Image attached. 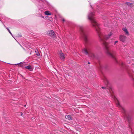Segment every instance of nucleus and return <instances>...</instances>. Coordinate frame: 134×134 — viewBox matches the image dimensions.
<instances>
[{
    "instance_id": "obj_20",
    "label": "nucleus",
    "mask_w": 134,
    "mask_h": 134,
    "mask_svg": "<svg viewBox=\"0 0 134 134\" xmlns=\"http://www.w3.org/2000/svg\"><path fill=\"white\" fill-rule=\"evenodd\" d=\"M21 35L20 34H18V35L17 36V37H21Z\"/></svg>"
},
{
    "instance_id": "obj_29",
    "label": "nucleus",
    "mask_w": 134,
    "mask_h": 134,
    "mask_svg": "<svg viewBox=\"0 0 134 134\" xmlns=\"http://www.w3.org/2000/svg\"><path fill=\"white\" fill-rule=\"evenodd\" d=\"M26 105H24V107H26Z\"/></svg>"
},
{
    "instance_id": "obj_22",
    "label": "nucleus",
    "mask_w": 134,
    "mask_h": 134,
    "mask_svg": "<svg viewBox=\"0 0 134 134\" xmlns=\"http://www.w3.org/2000/svg\"><path fill=\"white\" fill-rule=\"evenodd\" d=\"M3 25H4V27L6 28V29L8 30V32H9V31H10V30L4 24H3Z\"/></svg>"
},
{
    "instance_id": "obj_32",
    "label": "nucleus",
    "mask_w": 134,
    "mask_h": 134,
    "mask_svg": "<svg viewBox=\"0 0 134 134\" xmlns=\"http://www.w3.org/2000/svg\"><path fill=\"white\" fill-rule=\"evenodd\" d=\"M43 17V18H44L43 16V17Z\"/></svg>"
},
{
    "instance_id": "obj_4",
    "label": "nucleus",
    "mask_w": 134,
    "mask_h": 134,
    "mask_svg": "<svg viewBox=\"0 0 134 134\" xmlns=\"http://www.w3.org/2000/svg\"><path fill=\"white\" fill-rule=\"evenodd\" d=\"M127 72L130 77L132 80H134V72L131 69H128Z\"/></svg>"
},
{
    "instance_id": "obj_13",
    "label": "nucleus",
    "mask_w": 134,
    "mask_h": 134,
    "mask_svg": "<svg viewBox=\"0 0 134 134\" xmlns=\"http://www.w3.org/2000/svg\"><path fill=\"white\" fill-rule=\"evenodd\" d=\"M65 118L66 119H67L68 120H72L71 116L70 115L65 116Z\"/></svg>"
},
{
    "instance_id": "obj_8",
    "label": "nucleus",
    "mask_w": 134,
    "mask_h": 134,
    "mask_svg": "<svg viewBox=\"0 0 134 134\" xmlns=\"http://www.w3.org/2000/svg\"><path fill=\"white\" fill-rule=\"evenodd\" d=\"M124 117L126 119V120H128V121L130 120V118L129 116L126 113H125L124 115Z\"/></svg>"
},
{
    "instance_id": "obj_30",
    "label": "nucleus",
    "mask_w": 134,
    "mask_h": 134,
    "mask_svg": "<svg viewBox=\"0 0 134 134\" xmlns=\"http://www.w3.org/2000/svg\"><path fill=\"white\" fill-rule=\"evenodd\" d=\"M21 63H20L19 64H21Z\"/></svg>"
},
{
    "instance_id": "obj_21",
    "label": "nucleus",
    "mask_w": 134,
    "mask_h": 134,
    "mask_svg": "<svg viewBox=\"0 0 134 134\" xmlns=\"http://www.w3.org/2000/svg\"><path fill=\"white\" fill-rule=\"evenodd\" d=\"M3 25H4V27L6 28V29L8 30V32H9V31H10V30L4 24H3Z\"/></svg>"
},
{
    "instance_id": "obj_28",
    "label": "nucleus",
    "mask_w": 134,
    "mask_h": 134,
    "mask_svg": "<svg viewBox=\"0 0 134 134\" xmlns=\"http://www.w3.org/2000/svg\"><path fill=\"white\" fill-rule=\"evenodd\" d=\"M88 64H90V63L89 62H88Z\"/></svg>"
},
{
    "instance_id": "obj_1",
    "label": "nucleus",
    "mask_w": 134,
    "mask_h": 134,
    "mask_svg": "<svg viewBox=\"0 0 134 134\" xmlns=\"http://www.w3.org/2000/svg\"><path fill=\"white\" fill-rule=\"evenodd\" d=\"M94 12L90 13L88 15V19L91 21L93 26L96 29L100 39L103 41V45L105 47L106 53L108 55L113 59L116 63H118V62L115 56V52L109 49L108 43L105 41V40L110 38V36L112 35V34L110 32L108 35H104L102 34L100 31V29L99 25L95 19L94 17Z\"/></svg>"
},
{
    "instance_id": "obj_10",
    "label": "nucleus",
    "mask_w": 134,
    "mask_h": 134,
    "mask_svg": "<svg viewBox=\"0 0 134 134\" xmlns=\"http://www.w3.org/2000/svg\"><path fill=\"white\" fill-rule=\"evenodd\" d=\"M123 30L125 34L127 35H129V33L126 28H124L122 29Z\"/></svg>"
},
{
    "instance_id": "obj_26",
    "label": "nucleus",
    "mask_w": 134,
    "mask_h": 134,
    "mask_svg": "<svg viewBox=\"0 0 134 134\" xmlns=\"http://www.w3.org/2000/svg\"><path fill=\"white\" fill-rule=\"evenodd\" d=\"M62 21H63V22H64L65 21V20L64 19H63L62 20Z\"/></svg>"
},
{
    "instance_id": "obj_9",
    "label": "nucleus",
    "mask_w": 134,
    "mask_h": 134,
    "mask_svg": "<svg viewBox=\"0 0 134 134\" xmlns=\"http://www.w3.org/2000/svg\"><path fill=\"white\" fill-rule=\"evenodd\" d=\"M103 79L104 82L105 83V84L106 85H108V82L106 77L105 76H104L103 77Z\"/></svg>"
},
{
    "instance_id": "obj_27",
    "label": "nucleus",
    "mask_w": 134,
    "mask_h": 134,
    "mask_svg": "<svg viewBox=\"0 0 134 134\" xmlns=\"http://www.w3.org/2000/svg\"><path fill=\"white\" fill-rule=\"evenodd\" d=\"M21 113V116H22V115H23V113H22L21 112V113Z\"/></svg>"
},
{
    "instance_id": "obj_16",
    "label": "nucleus",
    "mask_w": 134,
    "mask_h": 134,
    "mask_svg": "<svg viewBox=\"0 0 134 134\" xmlns=\"http://www.w3.org/2000/svg\"><path fill=\"white\" fill-rule=\"evenodd\" d=\"M121 66L123 67H126V65L125 64H124L123 62H121Z\"/></svg>"
},
{
    "instance_id": "obj_11",
    "label": "nucleus",
    "mask_w": 134,
    "mask_h": 134,
    "mask_svg": "<svg viewBox=\"0 0 134 134\" xmlns=\"http://www.w3.org/2000/svg\"><path fill=\"white\" fill-rule=\"evenodd\" d=\"M25 68L28 70H29L30 71H32L33 70L32 67L30 65L26 66V67H25Z\"/></svg>"
},
{
    "instance_id": "obj_18",
    "label": "nucleus",
    "mask_w": 134,
    "mask_h": 134,
    "mask_svg": "<svg viewBox=\"0 0 134 134\" xmlns=\"http://www.w3.org/2000/svg\"><path fill=\"white\" fill-rule=\"evenodd\" d=\"M109 91L110 92V93L111 95H112V92L111 89V88H109Z\"/></svg>"
},
{
    "instance_id": "obj_14",
    "label": "nucleus",
    "mask_w": 134,
    "mask_h": 134,
    "mask_svg": "<svg viewBox=\"0 0 134 134\" xmlns=\"http://www.w3.org/2000/svg\"><path fill=\"white\" fill-rule=\"evenodd\" d=\"M116 104L117 106L119 107H121V106L120 105V103H119V101L118 100H116Z\"/></svg>"
},
{
    "instance_id": "obj_24",
    "label": "nucleus",
    "mask_w": 134,
    "mask_h": 134,
    "mask_svg": "<svg viewBox=\"0 0 134 134\" xmlns=\"http://www.w3.org/2000/svg\"><path fill=\"white\" fill-rule=\"evenodd\" d=\"M118 41H115L114 43V44L115 45L116 43H118Z\"/></svg>"
},
{
    "instance_id": "obj_17",
    "label": "nucleus",
    "mask_w": 134,
    "mask_h": 134,
    "mask_svg": "<svg viewBox=\"0 0 134 134\" xmlns=\"http://www.w3.org/2000/svg\"><path fill=\"white\" fill-rule=\"evenodd\" d=\"M126 4L129 6H131L132 3H130L127 2L126 3Z\"/></svg>"
},
{
    "instance_id": "obj_2",
    "label": "nucleus",
    "mask_w": 134,
    "mask_h": 134,
    "mask_svg": "<svg viewBox=\"0 0 134 134\" xmlns=\"http://www.w3.org/2000/svg\"><path fill=\"white\" fill-rule=\"evenodd\" d=\"M78 28L79 29L81 35L85 43L87 44L89 41L87 32L85 31L84 27L82 26H79Z\"/></svg>"
},
{
    "instance_id": "obj_7",
    "label": "nucleus",
    "mask_w": 134,
    "mask_h": 134,
    "mask_svg": "<svg viewBox=\"0 0 134 134\" xmlns=\"http://www.w3.org/2000/svg\"><path fill=\"white\" fill-rule=\"evenodd\" d=\"M126 37L124 35H121L119 37V39L120 41L124 42L125 41Z\"/></svg>"
},
{
    "instance_id": "obj_31",
    "label": "nucleus",
    "mask_w": 134,
    "mask_h": 134,
    "mask_svg": "<svg viewBox=\"0 0 134 134\" xmlns=\"http://www.w3.org/2000/svg\"><path fill=\"white\" fill-rule=\"evenodd\" d=\"M15 64V65H16L17 64Z\"/></svg>"
},
{
    "instance_id": "obj_6",
    "label": "nucleus",
    "mask_w": 134,
    "mask_h": 134,
    "mask_svg": "<svg viewBox=\"0 0 134 134\" xmlns=\"http://www.w3.org/2000/svg\"><path fill=\"white\" fill-rule=\"evenodd\" d=\"M59 54L60 58L62 60L64 59L65 58V56L64 54L61 51L59 52Z\"/></svg>"
},
{
    "instance_id": "obj_33",
    "label": "nucleus",
    "mask_w": 134,
    "mask_h": 134,
    "mask_svg": "<svg viewBox=\"0 0 134 134\" xmlns=\"http://www.w3.org/2000/svg\"><path fill=\"white\" fill-rule=\"evenodd\" d=\"M31 52L30 54H31Z\"/></svg>"
},
{
    "instance_id": "obj_12",
    "label": "nucleus",
    "mask_w": 134,
    "mask_h": 134,
    "mask_svg": "<svg viewBox=\"0 0 134 134\" xmlns=\"http://www.w3.org/2000/svg\"><path fill=\"white\" fill-rule=\"evenodd\" d=\"M44 14L47 15H49L51 14L50 13V12L48 11H46L44 12Z\"/></svg>"
},
{
    "instance_id": "obj_23",
    "label": "nucleus",
    "mask_w": 134,
    "mask_h": 134,
    "mask_svg": "<svg viewBox=\"0 0 134 134\" xmlns=\"http://www.w3.org/2000/svg\"><path fill=\"white\" fill-rule=\"evenodd\" d=\"M9 33L10 34V35L13 37V35H12V33L11 32H10V31H9Z\"/></svg>"
},
{
    "instance_id": "obj_5",
    "label": "nucleus",
    "mask_w": 134,
    "mask_h": 134,
    "mask_svg": "<svg viewBox=\"0 0 134 134\" xmlns=\"http://www.w3.org/2000/svg\"><path fill=\"white\" fill-rule=\"evenodd\" d=\"M48 35L53 37H55L56 35L54 31L52 30H49L47 34Z\"/></svg>"
},
{
    "instance_id": "obj_3",
    "label": "nucleus",
    "mask_w": 134,
    "mask_h": 134,
    "mask_svg": "<svg viewBox=\"0 0 134 134\" xmlns=\"http://www.w3.org/2000/svg\"><path fill=\"white\" fill-rule=\"evenodd\" d=\"M82 52L84 54L88 55L92 58H95V55L93 53L91 52L89 50H88V51L86 49H84L82 50Z\"/></svg>"
},
{
    "instance_id": "obj_15",
    "label": "nucleus",
    "mask_w": 134,
    "mask_h": 134,
    "mask_svg": "<svg viewBox=\"0 0 134 134\" xmlns=\"http://www.w3.org/2000/svg\"><path fill=\"white\" fill-rule=\"evenodd\" d=\"M35 52L36 53V55H38V56L40 55V54L38 52V50L37 49H36V50H35Z\"/></svg>"
},
{
    "instance_id": "obj_19",
    "label": "nucleus",
    "mask_w": 134,
    "mask_h": 134,
    "mask_svg": "<svg viewBox=\"0 0 134 134\" xmlns=\"http://www.w3.org/2000/svg\"><path fill=\"white\" fill-rule=\"evenodd\" d=\"M122 112H123V113H125V110L124 109V108H122Z\"/></svg>"
},
{
    "instance_id": "obj_25",
    "label": "nucleus",
    "mask_w": 134,
    "mask_h": 134,
    "mask_svg": "<svg viewBox=\"0 0 134 134\" xmlns=\"http://www.w3.org/2000/svg\"><path fill=\"white\" fill-rule=\"evenodd\" d=\"M102 88L103 89H106V87H102Z\"/></svg>"
}]
</instances>
